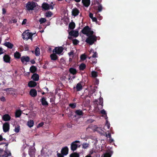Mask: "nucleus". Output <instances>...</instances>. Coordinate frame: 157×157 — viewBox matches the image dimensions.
<instances>
[{
  "mask_svg": "<svg viewBox=\"0 0 157 157\" xmlns=\"http://www.w3.org/2000/svg\"><path fill=\"white\" fill-rule=\"evenodd\" d=\"M92 57L93 58H96V57H98L97 53L96 52H94V54H93V55L92 56Z\"/></svg>",
  "mask_w": 157,
  "mask_h": 157,
  "instance_id": "obj_44",
  "label": "nucleus"
},
{
  "mask_svg": "<svg viewBox=\"0 0 157 157\" xmlns=\"http://www.w3.org/2000/svg\"><path fill=\"white\" fill-rule=\"evenodd\" d=\"M30 62L31 64H34L35 63V61L34 59H32L30 61Z\"/></svg>",
  "mask_w": 157,
  "mask_h": 157,
  "instance_id": "obj_57",
  "label": "nucleus"
},
{
  "mask_svg": "<svg viewBox=\"0 0 157 157\" xmlns=\"http://www.w3.org/2000/svg\"><path fill=\"white\" fill-rule=\"evenodd\" d=\"M89 16L92 19L94 17H93V14L92 13H90L89 14Z\"/></svg>",
  "mask_w": 157,
  "mask_h": 157,
  "instance_id": "obj_59",
  "label": "nucleus"
},
{
  "mask_svg": "<svg viewBox=\"0 0 157 157\" xmlns=\"http://www.w3.org/2000/svg\"><path fill=\"white\" fill-rule=\"evenodd\" d=\"M85 40L86 42L90 45H92L97 40V37L93 34H90L89 36H87Z\"/></svg>",
  "mask_w": 157,
  "mask_h": 157,
  "instance_id": "obj_1",
  "label": "nucleus"
},
{
  "mask_svg": "<svg viewBox=\"0 0 157 157\" xmlns=\"http://www.w3.org/2000/svg\"><path fill=\"white\" fill-rule=\"evenodd\" d=\"M21 54L18 52L17 51L14 54V57L15 58L17 59H21Z\"/></svg>",
  "mask_w": 157,
  "mask_h": 157,
  "instance_id": "obj_24",
  "label": "nucleus"
},
{
  "mask_svg": "<svg viewBox=\"0 0 157 157\" xmlns=\"http://www.w3.org/2000/svg\"><path fill=\"white\" fill-rule=\"evenodd\" d=\"M46 21V19L44 18H41L39 20V22L40 24H43V23L45 22Z\"/></svg>",
  "mask_w": 157,
  "mask_h": 157,
  "instance_id": "obj_38",
  "label": "nucleus"
},
{
  "mask_svg": "<svg viewBox=\"0 0 157 157\" xmlns=\"http://www.w3.org/2000/svg\"><path fill=\"white\" fill-rule=\"evenodd\" d=\"M81 32L87 36H89L90 34H93L94 33L93 31L91 30V28L88 26H85L82 30Z\"/></svg>",
  "mask_w": 157,
  "mask_h": 157,
  "instance_id": "obj_2",
  "label": "nucleus"
},
{
  "mask_svg": "<svg viewBox=\"0 0 157 157\" xmlns=\"http://www.w3.org/2000/svg\"><path fill=\"white\" fill-rule=\"evenodd\" d=\"M4 45L10 49H12L13 46V45L9 42H6L4 43Z\"/></svg>",
  "mask_w": 157,
  "mask_h": 157,
  "instance_id": "obj_22",
  "label": "nucleus"
},
{
  "mask_svg": "<svg viewBox=\"0 0 157 157\" xmlns=\"http://www.w3.org/2000/svg\"><path fill=\"white\" fill-rule=\"evenodd\" d=\"M89 146V144L87 143H83L82 144V147L83 148L86 149Z\"/></svg>",
  "mask_w": 157,
  "mask_h": 157,
  "instance_id": "obj_37",
  "label": "nucleus"
},
{
  "mask_svg": "<svg viewBox=\"0 0 157 157\" xmlns=\"http://www.w3.org/2000/svg\"><path fill=\"white\" fill-rule=\"evenodd\" d=\"M35 54L36 56H38L40 54V50L39 48L37 47H36L35 49Z\"/></svg>",
  "mask_w": 157,
  "mask_h": 157,
  "instance_id": "obj_28",
  "label": "nucleus"
},
{
  "mask_svg": "<svg viewBox=\"0 0 157 157\" xmlns=\"http://www.w3.org/2000/svg\"><path fill=\"white\" fill-rule=\"evenodd\" d=\"M69 106L72 108L74 109L76 107V104L75 103H70L69 105Z\"/></svg>",
  "mask_w": 157,
  "mask_h": 157,
  "instance_id": "obj_36",
  "label": "nucleus"
},
{
  "mask_svg": "<svg viewBox=\"0 0 157 157\" xmlns=\"http://www.w3.org/2000/svg\"><path fill=\"white\" fill-rule=\"evenodd\" d=\"M91 75L93 78H96L98 76L97 72L96 71H92L91 73Z\"/></svg>",
  "mask_w": 157,
  "mask_h": 157,
  "instance_id": "obj_35",
  "label": "nucleus"
},
{
  "mask_svg": "<svg viewBox=\"0 0 157 157\" xmlns=\"http://www.w3.org/2000/svg\"><path fill=\"white\" fill-rule=\"evenodd\" d=\"M75 113L78 116H82L83 115V113L81 109H78L76 110Z\"/></svg>",
  "mask_w": 157,
  "mask_h": 157,
  "instance_id": "obj_26",
  "label": "nucleus"
},
{
  "mask_svg": "<svg viewBox=\"0 0 157 157\" xmlns=\"http://www.w3.org/2000/svg\"><path fill=\"white\" fill-rule=\"evenodd\" d=\"M43 106H47L48 105V103L46 101V98L44 97L42 98L40 100Z\"/></svg>",
  "mask_w": 157,
  "mask_h": 157,
  "instance_id": "obj_20",
  "label": "nucleus"
},
{
  "mask_svg": "<svg viewBox=\"0 0 157 157\" xmlns=\"http://www.w3.org/2000/svg\"><path fill=\"white\" fill-rule=\"evenodd\" d=\"M82 2L84 6L88 7L90 3V0H82Z\"/></svg>",
  "mask_w": 157,
  "mask_h": 157,
  "instance_id": "obj_16",
  "label": "nucleus"
},
{
  "mask_svg": "<svg viewBox=\"0 0 157 157\" xmlns=\"http://www.w3.org/2000/svg\"><path fill=\"white\" fill-rule=\"evenodd\" d=\"M79 43V41L76 39H75L73 40V43L74 45H77Z\"/></svg>",
  "mask_w": 157,
  "mask_h": 157,
  "instance_id": "obj_41",
  "label": "nucleus"
},
{
  "mask_svg": "<svg viewBox=\"0 0 157 157\" xmlns=\"http://www.w3.org/2000/svg\"><path fill=\"white\" fill-rule=\"evenodd\" d=\"M86 68V65L83 63H82L80 65L79 67V70L82 71L85 69Z\"/></svg>",
  "mask_w": 157,
  "mask_h": 157,
  "instance_id": "obj_29",
  "label": "nucleus"
},
{
  "mask_svg": "<svg viewBox=\"0 0 157 157\" xmlns=\"http://www.w3.org/2000/svg\"><path fill=\"white\" fill-rule=\"evenodd\" d=\"M37 94L36 90L34 89H31L30 90L29 94L31 97H35L37 95Z\"/></svg>",
  "mask_w": 157,
  "mask_h": 157,
  "instance_id": "obj_14",
  "label": "nucleus"
},
{
  "mask_svg": "<svg viewBox=\"0 0 157 157\" xmlns=\"http://www.w3.org/2000/svg\"><path fill=\"white\" fill-rule=\"evenodd\" d=\"M3 49L0 47V55L3 54Z\"/></svg>",
  "mask_w": 157,
  "mask_h": 157,
  "instance_id": "obj_56",
  "label": "nucleus"
},
{
  "mask_svg": "<svg viewBox=\"0 0 157 157\" xmlns=\"http://www.w3.org/2000/svg\"><path fill=\"white\" fill-rule=\"evenodd\" d=\"M31 78L35 81H37L39 79V75L36 73L33 74Z\"/></svg>",
  "mask_w": 157,
  "mask_h": 157,
  "instance_id": "obj_23",
  "label": "nucleus"
},
{
  "mask_svg": "<svg viewBox=\"0 0 157 157\" xmlns=\"http://www.w3.org/2000/svg\"><path fill=\"white\" fill-rule=\"evenodd\" d=\"M101 113L102 115H105L106 116L107 115V114L106 112V111L104 109H103L101 110Z\"/></svg>",
  "mask_w": 157,
  "mask_h": 157,
  "instance_id": "obj_42",
  "label": "nucleus"
},
{
  "mask_svg": "<svg viewBox=\"0 0 157 157\" xmlns=\"http://www.w3.org/2000/svg\"><path fill=\"white\" fill-rule=\"evenodd\" d=\"M37 85L36 83L33 81H30L28 84V86L29 87H34Z\"/></svg>",
  "mask_w": 157,
  "mask_h": 157,
  "instance_id": "obj_18",
  "label": "nucleus"
},
{
  "mask_svg": "<svg viewBox=\"0 0 157 157\" xmlns=\"http://www.w3.org/2000/svg\"><path fill=\"white\" fill-rule=\"evenodd\" d=\"M11 119V117L8 114H5L2 117V120L5 121H10Z\"/></svg>",
  "mask_w": 157,
  "mask_h": 157,
  "instance_id": "obj_15",
  "label": "nucleus"
},
{
  "mask_svg": "<svg viewBox=\"0 0 157 157\" xmlns=\"http://www.w3.org/2000/svg\"><path fill=\"white\" fill-rule=\"evenodd\" d=\"M5 152L6 154H5V155H2V156L4 157H8L9 156H11V153L10 151H5Z\"/></svg>",
  "mask_w": 157,
  "mask_h": 157,
  "instance_id": "obj_34",
  "label": "nucleus"
},
{
  "mask_svg": "<svg viewBox=\"0 0 157 157\" xmlns=\"http://www.w3.org/2000/svg\"><path fill=\"white\" fill-rule=\"evenodd\" d=\"M103 102V101L102 98H100L99 99V105L102 106Z\"/></svg>",
  "mask_w": 157,
  "mask_h": 157,
  "instance_id": "obj_45",
  "label": "nucleus"
},
{
  "mask_svg": "<svg viewBox=\"0 0 157 157\" xmlns=\"http://www.w3.org/2000/svg\"><path fill=\"white\" fill-rule=\"evenodd\" d=\"M50 57L51 60L54 61L57 60L58 59V56L56 54H55L54 53L50 55Z\"/></svg>",
  "mask_w": 157,
  "mask_h": 157,
  "instance_id": "obj_19",
  "label": "nucleus"
},
{
  "mask_svg": "<svg viewBox=\"0 0 157 157\" xmlns=\"http://www.w3.org/2000/svg\"><path fill=\"white\" fill-rule=\"evenodd\" d=\"M53 15V13L50 11H48L45 13V16L46 17H50Z\"/></svg>",
  "mask_w": 157,
  "mask_h": 157,
  "instance_id": "obj_32",
  "label": "nucleus"
},
{
  "mask_svg": "<svg viewBox=\"0 0 157 157\" xmlns=\"http://www.w3.org/2000/svg\"><path fill=\"white\" fill-rule=\"evenodd\" d=\"M3 61L6 63H10L11 57L8 54H5L3 57Z\"/></svg>",
  "mask_w": 157,
  "mask_h": 157,
  "instance_id": "obj_10",
  "label": "nucleus"
},
{
  "mask_svg": "<svg viewBox=\"0 0 157 157\" xmlns=\"http://www.w3.org/2000/svg\"><path fill=\"white\" fill-rule=\"evenodd\" d=\"M69 71L70 73L73 75H75L77 73V71L76 70L73 68H69Z\"/></svg>",
  "mask_w": 157,
  "mask_h": 157,
  "instance_id": "obj_21",
  "label": "nucleus"
},
{
  "mask_svg": "<svg viewBox=\"0 0 157 157\" xmlns=\"http://www.w3.org/2000/svg\"><path fill=\"white\" fill-rule=\"evenodd\" d=\"M3 149H2L1 148H0V152L1 153L3 152Z\"/></svg>",
  "mask_w": 157,
  "mask_h": 157,
  "instance_id": "obj_63",
  "label": "nucleus"
},
{
  "mask_svg": "<svg viewBox=\"0 0 157 157\" xmlns=\"http://www.w3.org/2000/svg\"><path fill=\"white\" fill-rule=\"evenodd\" d=\"M27 20L26 19H25L24 20H23L22 23V25H25L26 24L27 22Z\"/></svg>",
  "mask_w": 157,
  "mask_h": 157,
  "instance_id": "obj_50",
  "label": "nucleus"
},
{
  "mask_svg": "<svg viewBox=\"0 0 157 157\" xmlns=\"http://www.w3.org/2000/svg\"><path fill=\"white\" fill-rule=\"evenodd\" d=\"M13 23H16L17 22V20L16 19H14L12 20Z\"/></svg>",
  "mask_w": 157,
  "mask_h": 157,
  "instance_id": "obj_58",
  "label": "nucleus"
},
{
  "mask_svg": "<svg viewBox=\"0 0 157 157\" xmlns=\"http://www.w3.org/2000/svg\"><path fill=\"white\" fill-rule=\"evenodd\" d=\"M110 123L108 122V121L107 120L106 121V123L105 124V126L107 127L108 129H109L110 128Z\"/></svg>",
  "mask_w": 157,
  "mask_h": 157,
  "instance_id": "obj_46",
  "label": "nucleus"
},
{
  "mask_svg": "<svg viewBox=\"0 0 157 157\" xmlns=\"http://www.w3.org/2000/svg\"><path fill=\"white\" fill-rule=\"evenodd\" d=\"M80 143V141L79 140H75V141L72 143L71 144V150L72 151H75L78 147H80V145H79L78 146V145L76 144V143Z\"/></svg>",
  "mask_w": 157,
  "mask_h": 157,
  "instance_id": "obj_5",
  "label": "nucleus"
},
{
  "mask_svg": "<svg viewBox=\"0 0 157 157\" xmlns=\"http://www.w3.org/2000/svg\"><path fill=\"white\" fill-rule=\"evenodd\" d=\"M21 60L22 63H24L25 62H28L30 61V58L28 56H22L21 58Z\"/></svg>",
  "mask_w": 157,
  "mask_h": 157,
  "instance_id": "obj_11",
  "label": "nucleus"
},
{
  "mask_svg": "<svg viewBox=\"0 0 157 157\" xmlns=\"http://www.w3.org/2000/svg\"><path fill=\"white\" fill-rule=\"evenodd\" d=\"M63 50V47H56L53 50V53H55L57 54H60Z\"/></svg>",
  "mask_w": 157,
  "mask_h": 157,
  "instance_id": "obj_7",
  "label": "nucleus"
},
{
  "mask_svg": "<svg viewBox=\"0 0 157 157\" xmlns=\"http://www.w3.org/2000/svg\"><path fill=\"white\" fill-rule=\"evenodd\" d=\"M70 157H79V155L76 152H74L70 155Z\"/></svg>",
  "mask_w": 157,
  "mask_h": 157,
  "instance_id": "obj_33",
  "label": "nucleus"
},
{
  "mask_svg": "<svg viewBox=\"0 0 157 157\" xmlns=\"http://www.w3.org/2000/svg\"><path fill=\"white\" fill-rule=\"evenodd\" d=\"M64 155H63L62 153H61V154L58 153L57 154V156L58 157H64Z\"/></svg>",
  "mask_w": 157,
  "mask_h": 157,
  "instance_id": "obj_48",
  "label": "nucleus"
},
{
  "mask_svg": "<svg viewBox=\"0 0 157 157\" xmlns=\"http://www.w3.org/2000/svg\"><path fill=\"white\" fill-rule=\"evenodd\" d=\"M111 156L110 154L108 153L105 154L104 157H111Z\"/></svg>",
  "mask_w": 157,
  "mask_h": 157,
  "instance_id": "obj_47",
  "label": "nucleus"
},
{
  "mask_svg": "<svg viewBox=\"0 0 157 157\" xmlns=\"http://www.w3.org/2000/svg\"><path fill=\"white\" fill-rule=\"evenodd\" d=\"M102 7L101 4H99L98 7V12H100L102 11Z\"/></svg>",
  "mask_w": 157,
  "mask_h": 157,
  "instance_id": "obj_40",
  "label": "nucleus"
},
{
  "mask_svg": "<svg viewBox=\"0 0 157 157\" xmlns=\"http://www.w3.org/2000/svg\"><path fill=\"white\" fill-rule=\"evenodd\" d=\"M3 132H9L10 129V124L7 122H6L3 124Z\"/></svg>",
  "mask_w": 157,
  "mask_h": 157,
  "instance_id": "obj_8",
  "label": "nucleus"
},
{
  "mask_svg": "<svg viewBox=\"0 0 157 157\" xmlns=\"http://www.w3.org/2000/svg\"><path fill=\"white\" fill-rule=\"evenodd\" d=\"M34 125V121L33 120H30L27 123V125L28 126L31 128Z\"/></svg>",
  "mask_w": 157,
  "mask_h": 157,
  "instance_id": "obj_31",
  "label": "nucleus"
},
{
  "mask_svg": "<svg viewBox=\"0 0 157 157\" xmlns=\"http://www.w3.org/2000/svg\"><path fill=\"white\" fill-rule=\"evenodd\" d=\"M106 136L109 138H111V134L110 133H108V134L106 133Z\"/></svg>",
  "mask_w": 157,
  "mask_h": 157,
  "instance_id": "obj_49",
  "label": "nucleus"
},
{
  "mask_svg": "<svg viewBox=\"0 0 157 157\" xmlns=\"http://www.w3.org/2000/svg\"><path fill=\"white\" fill-rule=\"evenodd\" d=\"M20 127L18 126L17 128H15L14 129V131H15V132L17 133L18 132H19L20 130Z\"/></svg>",
  "mask_w": 157,
  "mask_h": 157,
  "instance_id": "obj_43",
  "label": "nucleus"
},
{
  "mask_svg": "<svg viewBox=\"0 0 157 157\" xmlns=\"http://www.w3.org/2000/svg\"><path fill=\"white\" fill-rule=\"evenodd\" d=\"M36 3L32 2H28L26 4V7L28 10H33L36 7Z\"/></svg>",
  "mask_w": 157,
  "mask_h": 157,
  "instance_id": "obj_4",
  "label": "nucleus"
},
{
  "mask_svg": "<svg viewBox=\"0 0 157 157\" xmlns=\"http://www.w3.org/2000/svg\"><path fill=\"white\" fill-rule=\"evenodd\" d=\"M69 34L70 35L73 36L75 37H77L78 35V31H71Z\"/></svg>",
  "mask_w": 157,
  "mask_h": 157,
  "instance_id": "obj_13",
  "label": "nucleus"
},
{
  "mask_svg": "<svg viewBox=\"0 0 157 157\" xmlns=\"http://www.w3.org/2000/svg\"><path fill=\"white\" fill-rule=\"evenodd\" d=\"M81 59L83 61L86 60V56L85 54H82L80 56Z\"/></svg>",
  "mask_w": 157,
  "mask_h": 157,
  "instance_id": "obj_39",
  "label": "nucleus"
},
{
  "mask_svg": "<svg viewBox=\"0 0 157 157\" xmlns=\"http://www.w3.org/2000/svg\"><path fill=\"white\" fill-rule=\"evenodd\" d=\"M25 50L28 51L29 50V47L27 46H26V47L25 46Z\"/></svg>",
  "mask_w": 157,
  "mask_h": 157,
  "instance_id": "obj_62",
  "label": "nucleus"
},
{
  "mask_svg": "<svg viewBox=\"0 0 157 157\" xmlns=\"http://www.w3.org/2000/svg\"><path fill=\"white\" fill-rule=\"evenodd\" d=\"M91 19L93 22H96L97 21V18L96 17H93Z\"/></svg>",
  "mask_w": 157,
  "mask_h": 157,
  "instance_id": "obj_53",
  "label": "nucleus"
},
{
  "mask_svg": "<svg viewBox=\"0 0 157 157\" xmlns=\"http://www.w3.org/2000/svg\"><path fill=\"white\" fill-rule=\"evenodd\" d=\"M74 54V52L73 51H71L70 52L68 53V54L69 56L73 55Z\"/></svg>",
  "mask_w": 157,
  "mask_h": 157,
  "instance_id": "obj_55",
  "label": "nucleus"
},
{
  "mask_svg": "<svg viewBox=\"0 0 157 157\" xmlns=\"http://www.w3.org/2000/svg\"><path fill=\"white\" fill-rule=\"evenodd\" d=\"M3 137L2 136L0 135V141H2L3 140Z\"/></svg>",
  "mask_w": 157,
  "mask_h": 157,
  "instance_id": "obj_60",
  "label": "nucleus"
},
{
  "mask_svg": "<svg viewBox=\"0 0 157 157\" xmlns=\"http://www.w3.org/2000/svg\"><path fill=\"white\" fill-rule=\"evenodd\" d=\"M2 14L4 15L6 13V9L4 8H2Z\"/></svg>",
  "mask_w": 157,
  "mask_h": 157,
  "instance_id": "obj_51",
  "label": "nucleus"
},
{
  "mask_svg": "<svg viewBox=\"0 0 157 157\" xmlns=\"http://www.w3.org/2000/svg\"><path fill=\"white\" fill-rule=\"evenodd\" d=\"M2 144H6V146H7L8 145V144H6V143H0V145Z\"/></svg>",
  "mask_w": 157,
  "mask_h": 157,
  "instance_id": "obj_61",
  "label": "nucleus"
},
{
  "mask_svg": "<svg viewBox=\"0 0 157 157\" xmlns=\"http://www.w3.org/2000/svg\"><path fill=\"white\" fill-rule=\"evenodd\" d=\"M33 34V33L29 32L28 30H26L22 33V36L24 40H28L29 39H31L32 40Z\"/></svg>",
  "mask_w": 157,
  "mask_h": 157,
  "instance_id": "obj_3",
  "label": "nucleus"
},
{
  "mask_svg": "<svg viewBox=\"0 0 157 157\" xmlns=\"http://www.w3.org/2000/svg\"><path fill=\"white\" fill-rule=\"evenodd\" d=\"M85 157H92L90 155H87Z\"/></svg>",
  "mask_w": 157,
  "mask_h": 157,
  "instance_id": "obj_64",
  "label": "nucleus"
},
{
  "mask_svg": "<svg viewBox=\"0 0 157 157\" xmlns=\"http://www.w3.org/2000/svg\"><path fill=\"white\" fill-rule=\"evenodd\" d=\"M75 25L74 22L70 23L69 25V28L71 30H73L75 27Z\"/></svg>",
  "mask_w": 157,
  "mask_h": 157,
  "instance_id": "obj_25",
  "label": "nucleus"
},
{
  "mask_svg": "<svg viewBox=\"0 0 157 157\" xmlns=\"http://www.w3.org/2000/svg\"><path fill=\"white\" fill-rule=\"evenodd\" d=\"M21 114V111L20 110H17L15 112V117H20Z\"/></svg>",
  "mask_w": 157,
  "mask_h": 157,
  "instance_id": "obj_30",
  "label": "nucleus"
},
{
  "mask_svg": "<svg viewBox=\"0 0 157 157\" xmlns=\"http://www.w3.org/2000/svg\"><path fill=\"white\" fill-rule=\"evenodd\" d=\"M54 4L53 5H49L48 3L44 2L42 6V8L45 10H47L51 9L52 10L53 9V6Z\"/></svg>",
  "mask_w": 157,
  "mask_h": 157,
  "instance_id": "obj_6",
  "label": "nucleus"
},
{
  "mask_svg": "<svg viewBox=\"0 0 157 157\" xmlns=\"http://www.w3.org/2000/svg\"><path fill=\"white\" fill-rule=\"evenodd\" d=\"M36 68L35 66H32L30 67L29 70L31 73H33L36 71Z\"/></svg>",
  "mask_w": 157,
  "mask_h": 157,
  "instance_id": "obj_27",
  "label": "nucleus"
},
{
  "mask_svg": "<svg viewBox=\"0 0 157 157\" xmlns=\"http://www.w3.org/2000/svg\"><path fill=\"white\" fill-rule=\"evenodd\" d=\"M0 99L1 101H5L6 100L5 98L3 96H2V97H1L0 98Z\"/></svg>",
  "mask_w": 157,
  "mask_h": 157,
  "instance_id": "obj_52",
  "label": "nucleus"
},
{
  "mask_svg": "<svg viewBox=\"0 0 157 157\" xmlns=\"http://www.w3.org/2000/svg\"><path fill=\"white\" fill-rule=\"evenodd\" d=\"M79 13V10L77 8H74L72 11V15L75 17L78 15Z\"/></svg>",
  "mask_w": 157,
  "mask_h": 157,
  "instance_id": "obj_17",
  "label": "nucleus"
},
{
  "mask_svg": "<svg viewBox=\"0 0 157 157\" xmlns=\"http://www.w3.org/2000/svg\"><path fill=\"white\" fill-rule=\"evenodd\" d=\"M82 84L83 82H79L77 83L75 87H74V89L75 88L77 91H81L82 89Z\"/></svg>",
  "mask_w": 157,
  "mask_h": 157,
  "instance_id": "obj_9",
  "label": "nucleus"
},
{
  "mask_svg": "<svg viewBox=\"0 0 157 157\" xmlns=\"http://www.w3.org/2000/svg\"><path fill=\"white\" fill-rule=\"evenodd\" d=\"M69 149L67 147H63L61 150V153L62 154L67 155L68 154Z\"/></svg>",
  "mask_w": 157,
  "mask_h": 157,
  "instance_id": "obj_12",
  "label": "nucleus"
},
{
  "mask_svg": "<svg viewBox=\"0 0 157 157\" xmlns=\"http://www.w3.org/2000/svg\"><path fill=\"white\" fill-rule=\"evenodd\" d=\"M44 125V123L43 122H41L40 123H39L38 124V127H41L43 126Z\"/></svg>",
  "mask_w": 157,
  "mask_h": 157,
  "instance_id": "obj_54",
  "label": "nucleus"
}]
</instances>
